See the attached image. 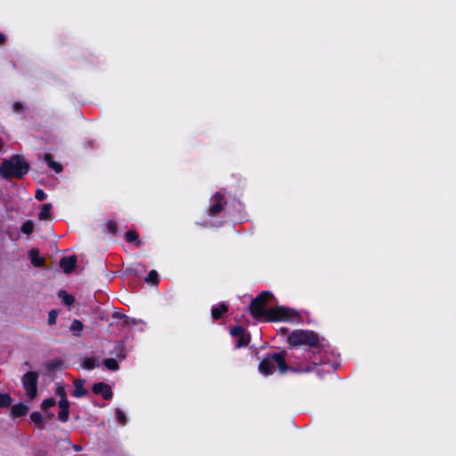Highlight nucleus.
Instances as JSON below:
<instances>
[{"label": "nucleus", "instance_id": "cd10ccee", "mask_svg": "<svg viewBox=\"0 0 456 456\" xmlns=\"http://www.w3.org/2000/svg\"><path fill=\"white\" fill-rule=\"evenodd\" d=\"M95 366L94 360L93 358H87L83 362V367L87 370H92Z\"/></svg>", "mask_w": 456, "mask_h": 456}, {"label": "nucleus", "instance_id": "412c9836", "mask_svg": "<svg viewBox=\"0 0 456 456\" xmlns=\"http://www.w3.org/2000/svg\"><path fill=\"white\" fill-rule=\"evenodd\" d=\"M34 231V224L32 221H26L21 226V232L25 234H30Z\"/></svg>", "mask_w": 456, "mask_h": 456}, {"label": "nucleus", "instance_id": "f704fd0d", "mask_svg": "<svg viewBox=\"0 0 456 456\" xmlns=\"http://www.w3.org/2000/svg\"><path fill=\"white\" fill-rule=\"evenodd\" d=\"M295 370H296V371H309V370H310V369H308V368H307V369L297 368Z\"/></svg>", "mask_w": 456, "mask_h": 456}, {"label": "nucleus", "instance_id": "393cba45", "mask_svg": "<svg viewBox=\"0 0 456 456\" xmlns=\"http://www.w3.org/2000/svg\"><path fill=\"white\" fill-rule=\"evenodd\" d=\"M55 403H56V402H55V399H53V398L45 399V400L42 402V403H41V408H42L43 410H46V409H48V408H50V407L54 406V405H55Z\"/></svg>", "mask_w": 456, "mask_h": 456}, {"label": "nucleus", "instance_id": "e433bc0d", "mask_svg": "<svg viewBox=\"0 0 456 456\" xmlns=\"http://www.w3.org/2000/svg\"><path fill=\"white\" fill-rule=\"evenodd\" d=\"M2 146H3V142H2V140L0 139V150L2 149Z\"/></svg>", "mask_w": 456, "mask_h": 456}, {"label": "nucleus", "instance_id": "423d86ee", "mask_svg": "<svg viewBox=\"0 0 456 456\" xmlns=\"http://www.w3.org/2000/svg\"><path fill=\"white\" fill-rule=\"evenodd\" d=\"M231 335L236 338L235 346L237 348L246 346L249 342V336L245 334V330L241 326L233 327L231 330Z\"/></svg>", "mask_w": 456, "mask_h": 456}, {"label": "nucleus", "instance_id": "0eeeda50", "mask_svg": "<svg viewBox=\"0 0 456 456\" xmlns=\"http://www.w3.org/2000/svg\"><path fill=\"white\" fill-rule=\"evenodd\" d=\"M224 195L222 192L216 193L211 201L209 208V215L215 216L219 213L223 208Z\"/></svg>", "mask_w": 456, "mask_h": 456}, {"label": "nucleus", "instance_id": "ddd939ff", "mask_svg": "<svg viewBox=\"0 0 456 456\" xmlns=\"http://www.w3.org/2000/svg\"><path fill=\"white\" fill-rule=\"evenodd\" d=\"M75 389L72 393L73 396L75 397H81L83 395H86L87 394V390L84 387V381L83 380H76L74 382Z\"/></svg>", "mask_w": 456, "mask_h": 456}, {"label": "nucleus", "instance_id": "dca6fc26", "mask_svg": "<svg viewBox=\"0 0 456 456\" xmlns=\"http://www.w3.org/2000/svg\"><path fill=\"white\" fill-rule=\"evenodd\" d=\"M45 160L47 162L48 166L52 169H53L56 173H60L62 170L61 165L52 159L51 154H49V153L45 154Z\"/></svg>", "mask_w": 456, "mask_h": 456}, {"label": "nucleus", "instance_id": "1a4fd4ad", "mask_svg": "<svg viewBox=\"0 0 456 456\" xmlns=\"http://www.w3.org/2000/svg\"><path fill=\"white\" fill-rule=\"evenodd\" d=\"M59 408L60 411L58 414V418L61 421L66 422L69 419V403L67 399L60 400L59 402Z\"/></svg>", "mask_w": 456, "mask_h": 456}, {"label": "nucleus", "instance_id": "f03ea898", "mask_svg": "<svg viewBox=\"0 0 456 456\" xmlns=\"http://www.w3.org/2000/svg\"><path fill=\"white\" fill-rule=\"evenodd\" d=\"M28 171V163L20 156L4 160L0 167V175L4 178L20 177Z\"/></svg>", "mask_w": 456, "mask_h": 456}, {"label": "nucleus", "instance_id": "b1692460", "mask_svg": "<svg viewBox=\"0 0 456 456\" xmlns=\"http://www.w3.org/2000/svg\"><path fill=\"white\" fill-rule=\"evenodd\" d=\"M30 419L33 423H35L37 426L43 425V417L41 413L37 411H34L30 414Z\"/></svg>", "mask_w": 456, "mask_h": 456}, {"label": "nucleus", "instance_id": "bb28decb", "mask_svg": "<svg viewBox=\"0 0 456 456\" xmlns=\"http://www.w3.org/2000/svg\"><path fill=\"white\" fill-rule=\"evenodd\" d=\"M138 239V234L134 231H128L126 234V240L128 242H134Z\"/></svg>", "mask_w": 456, "mask_h": 456}, {"label": "nucleus", "instance_id": "2f4dec72", "mask_svg": "<svg viewBox=\"0 0 456 456\" xmlns=\"http://www.w3.org/2000/svg\"><path fill=\"white\" fill-rule=\"evenodd\" d=\"M109 228H110V231L112 233H115V232H116L117 227H116V224H115L114 223H110V224H109Z\"/></svg>", "mask_w": 456, "mask_h": 456}, {"label": "nucleus", "instance_id": "4be33fe9", "mask_svg": "<svg viewBox=\"0 0 456 456\" xmlns=\"http://www.w3.org/2000/svg\"><path fill=\"white\" fill-rule=\"evenodd\" d=\"M159 281L158 273L154 270L151 271L145 278V281L148 283L157 284Z\"/></svg>", "mask_w": 456, "mask_h": 456}, {"label": "nucleus", "instance_id": "f3484780", "mask_svg": "<svg viewBox=\"0 0 456 456\" xmlns=\"http://www.w3.org/2000/svg\"><path fill=\"white\" fill-rule=\"evenodd\" d=\"M62 361L60 359H53L45 363V367L48 370L52 371L54 370L61 369L62 367Z\"/></svg>", "mask_w": 456, "mask_h": 456}, {"label": "nucleus", "instance_id": "7c9ffc66", "mask_svg": "<svg viewBox=\"0 0 456 456\" xmlns=\"http://www.w3.org/2000/svg\"><path fill=\"white\" fill-rule=\"evenodd\" d=\"M57 317V313L55 311H52L49 313L48 322L50 324H54Z\"/></svg>", "mask_w": 456, "mask_h": 456}, {"label": "nucleus", "instance_id": "2eb2a0df", "mask_svg": "<svg viewBox=\"0 0 456 456\" xmlns=\"http://www.w3.org/2000/svg\"><path fill=\"white\" fill-rule=\"evenodd\" d=\"M52 205L49 203L44 204L41 208L38 217L40 220H46L51 217Z\"/></svg>", "mask_w": 456, "mask_h": 456}, {"label": "nucleus", "instance_id": "f8f14e48", "mask_svg": "<svg viewBox=\"0 0 456 456\" xmlns=\"http://www.w3.org/2000/svg\"><path fill=\"white\" fill-rule=\"evenodd\" d=\"M28 411V407L23 403H18L12 407V417H21L27 414Z\"/></svg>", "mask_w": 456, "mask_h": 456}, {"label": "nucleus", "instance_id": "6e6552de", "mask_svg": "<svg viewBox=\"0 0 456 456\" xmlns=\"http://www.w3.org/2000/svg\"><path fill=\"white\" fill-rule=\"evenodd\" d=\"M92 390L94 394L102 395V397L106 400H109L112 397V391L110 387L103 382L94 384L92 387Z\"/></svg>", "mask_w": 456, "mask_h": 456}, {"label": "nucleus", "instance_id": "a211bd4d", "mask_svg": "<svg viewBox=\"0 0 456 456\" xmlns=\"http://www.w3.org/2000/svg\"><path fill=\"white\" fill-rule=\"evenodd\" d=\"M59 297L62 300V302L67 305H70L74 303V297L70 294H68L65 290H61L59 292Z\"/></svg>", "mask_w": 456, "mask_h": 456}, {"label": "nucleus", "instance_id": "5701e85b", "mask_svg": "<svg viewBox=\"0 0 456 456\" xmlns=\"http://www.w3.org/2000/svg\"><path fill=\"white\" fill-rule=\"evenodd\" d=\"M12 403V398L8 394H0V407H8Z\"/></svg>", "mask_w": 456, "mask_h": 456}, {"label": "nucleus", "instance_id": "9b49d317", "mask_svg": "<svg viewBox=\"0 0 456 456\" xmlns=\"http://www.w3.org/2000/svg\"><path fill=\"white\" fill-rule=\"evenodd\" d=\"M28 257L30 259V262L35 266H41L44 264V258L40 256L39 251L36 248H33L28 253Z\"/></svg>", "mask_w": 456, "mask_h": 456}, {"label": "nucleus", "instance_id": "c9c22d12", "mask_svg": "<svg viewBox=\"0 0 456 456\" xmlns=\"http://www.w3.org/2000/svg\"><path fill=\"white\" fill-rule=\"evenodd\" d=\"M20 107V105L19 103H16L14 104V109L17 110Z\"/></svg>", "mask_w": 456, "mask_h": 456}, {"label": "nucleus", "instance_id": "7ed1b4c3", "mask_svg": "<svg viewBox=\"0 0 456 456\" xmlns=\"http://www.w3.org/2000/svg\"><path fill=\"white\" fill-rule=\"evenodd\" d=\"M279 368L281 373H285L288 370V366L285 362V354L283 353H277L269 355L264 359L259 364V371L263 375L273 374L276 369Z\"/></svg>", "mask_w": 456, "mask_h": 456}, {"label": "nucleus", "instance_id": "c756f323", "mask_svg": "<svg viewBox=\"0 0 456 456\" xmlns=\"http://www.w3.org/2000/svg\"><path fill=\"white\" fill-rule=\"evenodd\" d=\"M36 198L42 201L46 199V194L42 190H37L36 192Z\"/></svg>", "mask_w": 456, "mask_h": 456}, {"label": "nucleus", "instance_id": "39448f33", "mask_svg": "<svg viewBox=\"0 0 456 456\" xmlns=\"http://www.w3.org/2000/svg\"><path fill=\"white\" fill-rule=\"evenodd\" d=\"M37 379L38 374L35 371H28L21 379L26 395L31 400L37 395Z\"/></svg>", "mask_w": 456, "mask_h": 456}, {"label": "nucleus", "instance_id": "9d476101", "mask_svg": "<svg viewBox=\"0 0 456 456\" xmlns=\"http://www.w3.org/2000/svg\"><path fill=\"white\" fill-rule=\"evenodd\" d=\"M76 262H77V259L74 256H67V257H63L61 260L60 265L65 273H70L75 268Z\"/></svg>", "mask_w": 456, "mask_h": 456}, {"label": "nucleus", "instance_id": "f257e3e1", "mask_svg": "<svg viewBox=\"0 0 456 456\" xmlns=\"http://www.w3.org/2000/svg\"><path fill=\"white\" fill-rule=\"evenodd\" d=\"M272 297L269 292H263L251 303L249 310L257 320L297 322L299 316L297 312L282 306L265 308V305Z\"/></svg>", "mask_w": 456, "mask_h": 456}, {"label": "nucleus", "instance_id": "72a5a7b5", "mask_svg": "<svg viewBox=\"0 0 456 456\" xmlns=\"http://www.w3.org/2000/svg\"><path fill=\"white\" fill-rule=\"evenodd\" d=\"M73 449L76 451V452H80L82 450V447L80 445H73Z\"/></svg>", "mask_w": 456, "mask_h": 456}, {"label": "nucleus", "instance_id": "a878e982", "mask_svg": "<svg viewBox=\"0 0 456 456\" xmlns=\"http://www.w3.org/2000/svg\"><path fill=\"white\" fill-rule=\"evenodd\" d=\"M116 416H117L118 421L120 424L125 425L126 423V416L121 410L118 409L116 411Z\"/></svg>", "mask_w": 456, "mask_h": 456}, {"label": "nucleus", "instance_id": "6ab92c4d", "mask_svg": "<svg viewBox=\"0 0 456 456\" xmlns=\"http://www.w3.org/2000/svg\"><path fill=\"white\" fill-rule=\"evenodd\" d=\"M84 328V325L83 323L78 321V320H74L71 324H70V330L75 334V335H79V333L82 331Z\"/></svg>", "mask_w": 456, "mask_h": 456}, {"label": "nucleus", "instance_id": "473e14b6", "mask_svg": "<svg viewBox=\"0 0 456 456\" xmlns=\"http://www.w3.org/2000/svg\"><path fill=\"white\" fill-rule=\"evenodd\" d=\"M4 41H5V36L4 34L0 33V45L4 43Z\"/></svg>", "mask_w": 456, "mask_h": 456}, {"label": "nucleus", "instance_id": "4468645a", "mask_svg": "<svg viewBox=\"0 0 456 456\" xmlns=\"http://www.w3.org/2000/svg\"><path fill=\"white\" fill-rule=\"evenodd\" d=\"M228 310V307L225 304H220L218 305H216L212 308V317L215 320L219 319L223 314L226 313Z\"/></svg>", "mask_w": 456, "mask_h": 456}, {"label": "nucleus", "instance_id": "aec40b11", "mask_svg": "<svg viewBox=\"0 0 456 456\" xmlns=\"http://www.w3.org/2000/svg\"><path fill=\"white\" fill-rule=\"evenodd\" d=\"M104 366L110 370H117L118 369V362L113 358L106 359L103 362Z\"/></svg>", "mask_w": 456, "mask_h": 456}, {"label": "nucleus", "instance_id": "c85d7f7f", "mask_svg": "<svg viewBox=\"0 0 456 456\" xmlns=\"http://www.w3.org/2000/svg\"><path fill=\"white\" fill-rule=\"evenodd\" d=\"M55 394L61 397V400L67 399L66 391L64 387L58 386L55 389Z\"/></svg>", "mask_w": 456, "mask_h": 456}, {"label": "nucleus", "instance_id": "20e7f679", "mask_svg": "<svg viewBox=\"0 0 456 456\" xmlns=\"http://www.w3.org/2000/svg\"><path fill=\"white\" fill-rule=\"evenodd\" d=\"M288 341L291 346H314L318 345V336L311 330H297L293 331L288 338Z\"/></svg>", "mask_w": 456, "mask_h": 456}]
</instances>
